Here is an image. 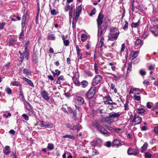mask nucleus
I'll use <instances>...</instances> for the list:
<instances>
[{"instance_id": "obj_1", "label": "nucleus", "mask_w": 158, "mask_h": 158, "mask_svg": "<svg viewBox=\"0 0 158 158\" xmlns=\"http://www.w3.org/2000/svg\"><path fill=\"white\" fill-rule=\"evenodd\" d=\"M97 128L99 132L105 136H108L110 135L109 132L106 130L103 127L101 126H97Z\"/></svg>"}, {"instance_id": "obj_2", "label": "nucleus", "mask_w": 158, "mask_h": 158, "mask_svg": "<svg viewBox=\"0 0 158 158\" xmlns=\"http://www.w3.org/2000/svg\"><path fill=\"white\" fill-rule=\"evenodd\" d=\"M102 77L101 75H97L93 80L92 84L93 85H96L98 84L102 80Z\"/></svg>"}, {"instance_id": "obj_3", "label": "nucleus", "mask_w": 158, "mask_h": 158, "mask_svg": "<svg viewBox=\"0 0 158 158\" xmlns=\"http://www.w3.org/2000/svg\"><path fill=\"white\" fill-rule=\"evenodd\" d=\"M122 114L121 112H118L117 113H115L114 112H111L109 114V116L108 118L109 119H114L115 118H117L119 117Z\"/></svg>"}, {"instance_id": "obj_4", "label": "nucleus", "mask_w": 158, "mask_h": 158, "mask_svg": "<svg viewBox=\"0 0 158 158\" xmlns=\"http://www.w3.org/2000/svg\"><path fill=\"white\" fill-rule=\"evenodd\" d=\"M40 125L42 127L47 128H51L53 126V124L45 122L44 121H41L40 122Z\"/></svg>"}, {"instance_id": "obj_5", "label": "nucleus", "mask_w": 158, "mask_h": 158, "mask_svg": "<svg viewBox=\"0 0 158 158\" xmlns=\"http://www.w3.org/2000/svg\"><path fill=\"white\" fill-rule=\"evenodd\" d=\"M74 102L78 105H81L84 103V100L82 97L77 96L74 99Z\"/></svg>"}, {"instance_id": "obj_6", "label": "nucleus", "mask_w": 158, "mask_h": 158, "mask_svg": "<svg viewBox=\"0 0 158 158\" xmlns=\"http://www.w3.org/2000/svg\"><path fill=\"white\" fill-rule=\"evenodd\" d=\"M103 17V15H101L100 13L98 15L97 20L98 28H100V26L103 23L102 19Z\"/></svg>"}, {"instance_id": "obj_7", "label": "nucleus", "mask_w": 158, "mask_h": 158, "mask_svg": "<svg viewBox=\"0 0 158 158\" xmlns=\"http://www.w3.org/2000/svg\"><path fill=\"white\" fill-rule=\"evenodd\" d=\"M62 4L64 6V10L66 12L68 11L69 10V0H63Z\"/></svg>"}, {"instance_id": "obj_8", "label": "nucleus", "mask_w": 158, "mask_h": 158, "mask_svg": "<svg viewBox=\"0 0 158 158\" xmlns=\"http://www.w3.org/2000/svg\"><path fill=\"white\" fill-rule=\"evenodd\" d=\"M142 121V119L139 116H136L135 115L132 122L135 123V124H139Z\"/></svg>"}, {"instance_id": "obj_9", "label": "nucleus", "mask_w": 158, "mask_h": 158, "mask_svg": "<svg viewBox=\"0 0 158 158\" xmlns=\"http://www.w3.org/2000/svg\"><path fill=\"white\" fill-rule=\"evenodd\" d=\"M94 88L93 89L92 88L90 89L88 91L87 97L89 99L92 98L94 95L95 93V89L94 87Z\"/></svg>"}, {"instance_id": "obj_10", "label": "nucleus", "mask_w": 158, "mask_h": 158, "mask_svg": "<svg viewBox=\"0 0 158 158\" xmlns=\"http://www.w3.org/2000/svg\"><path fill=\"white\" fill-rule=\"evenodd\" d=\"M119 32H116L114 36H113V35L109 34L108 36V40L113 41L116 40L119 35Z\"/></svg>"}, {"instance_id": "obj_11", "label": "nucleus", "mask_w": 158, "mask_h": 158, "mask_svg": "<svg viewBox=\"0 0 158 158\" xmlns=\"http://www.w3.org/2000/svg\"><path fill=\"white\" fill-rule=\"evenodd\" d=\"M41 95L42 97L46 101L49 100L50 98L48 96V92L45 91H43L41 93Z\"/></svg>"}, {"instance_id": "obj_12", "label": "nucleus", "mask_w": 158, "mask_h": 158, "mask_svg": "<svg viewBox=\"0 0 158 158\" xmlns=\"http://www.w3.org/2000/svg\"><path fill=\"white\" fill-rule=\"evenodd\" d=\"M139 152L138 151L131 148H129L128 149L127 154L129 155H136L138 154Z\"/></svg>"}, {"instance_id": "obj_13", "label": "nucleus", "mask_w": 158, "mask_h": 158, "mask_svg": "<svg viewBox=\"0 0 158 158\" xmlns=\"http://www.w3.org/2000/svg\"><path fill=\"white\" fill-rule=\"evenodd\" d=\"M82 7L81 6H79L77 7V11L76 13V16L75 17V19L76 20L78 19Z\"/></svg>"}, {"instance_id": "obj_14", "label": "nucleus", "mask_w": 158, "mask_h": 158, "mask_svg": "<svg viewBox=\"0 0 158 158\" xmlns=\"http://www.w3.org/2000/svg\"><path fill=\"white\" fill-rule=\"evenodd\" d=\"M139 53V51H134L131 52L130 54V58H131V60H134L138 56Z\"/></svg>"}, {"instance_id": "obj_15", "label": "nucleus", "mask_w": 158, "mask_h": 158, "mask_svg": "<svg viewBox=\"0 0 158 158\" xmlns=\"http://www.w3.org/2000/svg\"><path fill=\"white\" fill-rule=\"evenodd\" d=\"M27 16V15L26 14H24L22 17L21 26L23 28H24L25 25V22L26 18Z\"/></svg>"}, {"instance_id": "obj_16", "label": "nucleus", "mask_w": 158, "mask_h": 158, "mask_svg": "<svg viewBox=\"0 0 158 158\" xmlns=\"http://www.w3.org/2000/svg\"><path fill=\"white\" fill-rule=\"evenodd\" d=\"M134 91H137V93H136L137 94H139L141 93V91L138 89L131 87L129 91V94H131L133 93Z\"/></svg>"}, {"instance_id": "obj_17", "label": "nucleus", "mask_w": 158, "mask_h": 158, "mask_svg": "<svg viewBox=\"0 0 158 158\" xmlns=\"http://www.w3.org/2000/svg\"><path fill=\"white\" fill-rule=\"evenodd\" d=\"M23 79L25 81L27 84L29 85L30 86L34 87V85H33V82L31 81V80L29 79L28 78H27L25 77H23Z\"/></svg>"}, {"instance_id": "obj_18", "label": "nucleus", "mask_w": 158, "mask_h": 158, "mask_svg": "<svg viewBox=\"0 0 158 158\" xmlns=\"http://www.w3.org/2000/svg\"><path fill=\"white\" fill-rule=\"evenodd\" d=\"M97 110L99 111L100 114H105L106 113V111L105 110V107L102 106L99 107L97 109Z\"/></svg>"}, {"instance_id": "obj_19", "label": "nucleus", "mask_w": 158, "mask_h": 158, "mask_svg": "<svg viewBox=\"0 0 158 158\" xmlns=\"http://www.w3.org/2000/svg\"><path fill=\"white\" fill-rule=\"evenodd\" d=\"M121 145V143L119 141L118 139H115L113 141V146L118 147Z\"/></svg>"}, {"instance_id": "obj_20", "label": "nucleus", "mask_w": 158, "mask_h": 158, "mask_svg": "<svg viewBox=\"0 0 158 158\" xmlns=\"http://www.w3.org/2000/svg\"><path fill=\"white\" fill-rule=\"evenodd\" d=\"M135 46H141L143 44L142 41L139 39H137L135 42Z\"/></svg>"}, {"instance_id": "obj_21", "label": "nucleus", "mask_w": 158, "mask_h": 158, "mask_svg": "<svg viewBox=\"0 0 158 158\" xmlns=\"http://www.w3.org/2000/svg\"><path fill=\"white\" fill-rule=\"evenodd\" d=\"M94 69L95 73L97 74L100 73L101 72V70L98 69V65L96 63L94 64Z\"/></svg>"}, {"instance_id": "obj_22", "label": "nucleus", "mask_w": 158, "mask_h": 158, "mask_svg": "<svg viewBox=\"0 0 158 158\" xmlns=\"http://www.w3.org/2000/svg\"><path fill=\"white\" fill-rule=\"evenodd\" d=\"M116 29V28L114 27H111L110 28V33L109 34L113 35H115V34L116 32H115V30Z\"/></svg>"}, {"instance_id": "obj_23", "label": "nucleus", "mask_w": 158, "mask_h": 158, "mask_svg": "<svg viewBox=\"0 0 158 158\" xmlns=\"http://www.w3.org/2000/svg\"><path fill=\"white\" fill-rule=\"evenodd\" d=\"M73 82L77 86L80 85V82L77 79H74V78L73 77Z\"/></svg>"}, {"instance_id": "obj_24", "label": "nucleus", "mask_w": 158, "mask_h": 158, "mask_svg": "<svg viewBox=\"0 0 158 158\" xmlns=\"http://www.w3.org/2000/svg\"><path fill=\"white\" fill-rule=\"evenodd\" d=\"M136 8L141 11L145 10L146 9V8L142 5H140L139 6H137Z\"/></svg>"}, {"instance_id": "obj_25", "label": "nucleus", "mask_w": 158, "mask_h": 158, "mask_svg": "<svg viewBox=\"0 0 158 158\" xmlns=\"http://www.w3.org/2000/svg\"><path fill=\"white\" fill-rule=\"evenodd\" d=\"M145 112V110L143 108H139L137 109V112L139 114H142Z\"/></svg>"}, {"instance_id": "obj_26", "label": "nucleus", "mask_w": 158, "mask_h": 158, "mask_svg": "<svg viewBox=\"0 0 158 158\" xmlns=\"http://www.w3.org/2000/svg\"><path fill=\"white\" fill-rule=\"evenodd\" d=\"M49 150H52L54 148L53 144L51 143H48L47 146Z\"/></svg>"}, {"instance_id": "obj_27", "label": "nucleus", "mask_w": 158, "mask_h": 158, "mask_svg": "<svg viewBox=\"0 0 158 158\" xmlns=\"http://www.w3.org/2000/svg\"><path fill=\"white\" fill-rule=\"evenodd\" d=\"M61 109L64 112H67L68 113L67 111V110H68L69 108L67 106V104H66L65 105H64L63 106V107L61 108Z\"/></svg>"}, {"instance_id": "obj_28", "label": "nucleus", "mask_w": 158, "mask_h": 158, "mask_svg": "<svg viewBox=\"0 0 158 158\" xmlns=\"http://www.w3.org/2000/svg\"><path fill=\"white\" fill-rule=\"evenodd\" d=\"M17 41V40L14 39H11L9 42V45L12 46Z\"/></svg>"}, {"instance_id": "obj_29", "label": "nucleus", "mask_w": 158, "mask_h": 158, "mask_svg": "<svg viewBox=\"0 0 158 158\" xmlns=\"http://www.w3.org/2000/svg\"><path fill=\"white\" fill-rule=\"evenodd\" d=\"M140 23V22L139 21H138L137 23H133L131 24V26L133 27H137L139 25Z\"/></svg>"}, {"instance_id": "obj_30", "label": "nucleus", "mask_w": 158, "mask_h": 158, "mask_svg": "<svg viewBox=\"0 0 158 158\" xmlns=\"http://www.w3.org/2000/svg\"><path fill=\"white\" fill-rule=\"evenodd\" d=\"M23 72L27 76H28L30 74V71L27 69H24L23 70Z\"/></svg>"}, {"instance_id": "obj_31", "label": "nucleus", "mask_w": 158, "mask_h": 158, "mask_svg": "<svg viewBox=\"0 0 158 158\" xmlns=\"http://www.w3.org/2000/svg\"><path fill=\"white\" fill-rule=\"evenodd\" d=\"M81 37L82 41L84 42L87 39V35L85 34H83L81 35Z\"/></svg>"}, {"instance_id": "obj_32", "label": "nucleus", "mask_w": 158, "mask_h": 158, "mask_svg": "<svg viewBox=\"0 0 158 158\" xmlns=\"http://www.w3.org/2000/svg\"><path fill=\"white\" fill-rule=\"evenodd\" d=\"M136 93H135V94L134 95V96L133 97L134 98V99L135 100L139 101L141 99V98H140V96H139L136 95Z\"/></svg>"}, {"instance_id": "obj_33", "label": "nucleus", "mask_w": 158, "mask_h": 158, "mask_svg": "<svg viewBox=\"0 0 158 158\" xmlns=\"http://www.w3.org/2000/svg\"><path fill=\"white\" fill-rule=\"evenodd\" d=\"M76 50L77 51V55L78 56H79L82 55V54L81 53V51L79 48L78 45L76 46Z\"/></svg>"}, {"instance_id": "obj_34", "label": "nucleus", "mask_w": 158, "mask_h": 158, "mask_svg": "<svg viewBox=\"0 0 158 158\" xmlns=\"http://www.w3.org/2000/svg\"><path fill=\"white\" fill-rule=\"evenodd\" d=\"M148 145L146 143H144L142 147L141 152H143L147 148Z\"/></svg>"}, {"instance_id": "obj_35", "label": "nucleus", "mask_w": 158, "mask_h": 158, "mask_svg": "<svg viewBox=\"0 0 158 158\" xmlns=\"http://www.w3.org/2000/svg\"><path fill=\"white\" fill-rule=\"evenodd\" d=\"M82 85H83V87L85 88L88 85V83L86 81H83L81 82Z\"/></svg>"}, {"instance_id": "obj_36", "label": "nucleus", "mask_w": 158, "mask_h": 158, "mask_svg": "<svg viewBox=\"0 0 158 158\" xmlns=\"http://www.w3.org/2000/svg\"><path fill=\"white\" fill-rule=\"evenodd\" d=\"M73 116L72 117L73 118L74 120H77V112L76 110H74L73 111Z\"/></svg>"}, {"instance_id": "obj_37", "label": "nucleus", "mask_w": 158, "mask_h": 158, "mask_svg": "<svg viewBox=\"0 0 158 158\" xmlns=\"http://www.w3.org/2000/svg\"><path fill=\"white\" fill-rule=\"evenodd\" d=\"M23 28L21 30V31L19 35V38L20 39H22L23 38L24 36V32L23 29Z\"/></svg>"}, {"instance_id": "obj_38", "label": "nucleus", "mask_w": 158, "mask_h": 158, "mask_svg": "<svg viewBox=\"0 0 158 158\" xmlns=\"http://www.w3.org/2000/svg\"><path fill=\"white\" fill-rule=\"evenodd\" d=\"M11 84L13 86H19V82L18 81H14L11 83Z\"/></svg>"}, {"instance_id": "obj_39", "label": "nucleus", "mask_w": 158, "mask_h": 158, "mask_svg": "<svg viewBox=\"0 0 158 158\" xmlns=\"http://www.w3.org/2000/svg\"><path fill=\"white\" fill-rule=\"evenodd\" d=\"M5 90L6 93L9 94H10L12 93V90L10 88H6Z\"/></svg>"}, {"instance_id": "obj_40", "label": "nucleus", "mask_w": 158, "mask_h": 158, "mask_svg": "<svg viewBox=\"0 0 158 158\" xmlns=\"http://www.w3.org/2000/svg\"><path fill=\"white\" fill-rule=\"evenodd\" d=\"M151 154L149 152H147L145 153V158H151Z\"/></svg>"}, {"instance_id": "obj_41", "label": "nucleus", "mask_w": 158, "mask_h": 158, "mask_svg": "<svg viewBox=\"0 0 158 158\" xmlns=\"http://www.w3.org/2000/svg\"><path fill=\"white\" fill-rule=\"evenodd\" d=\"M151 31L155 35H158V30L157 29L151 30Z\"/></svg>"}, {"instance_id": "obj_42", "label": "nucleus", "mask_w": 158, "mask_h": 158, "mask_svg": "<svg viewBox=\"0 0 158 158\" xmlns=\"http://www.w3.org/2000/svg\"><path fill=\"white\" fill-rule=\"evenodd\" d=\"M48 37L49 39L52 40H55V37L54 35L49 34L48 35Z\"/></svg>"}, {"instance_id": "obj_43", "label": "nucleus", "mask_w": 158, "mask_h": 158, "mask_svg": "<svg viewBox=\"0 0 158 158\" xmlns=\"http://www.w3.org/2000/svg\"><path fill=\"white\" fill-rule=\"evenodd\" d=\"M62 39L63 40L64 44L65 46H68L69 44V41L68 40H64V38H63Z\"/></svg>"}, {"instance_id": "obj_44", "label": "nucleus", "mask_w": 158, "mask_h": 158, "mask_svg": "<svg viewBox=\"0 0 158 158\" xmlns=\"http://www.w3.org/2000/svg\"><path fill=\"white\" fill-rule=\"evenodd\" d=\"M55 73L54 72H52V73L54 75H56L57 76H58L60 74V71L57 69H56L55 70Z\"/></svg>"}, {"instance_id": "obj_45", "label": "nucleus", "mask_w": 158, "mask_h": 158, "mask_svg": "<svg viewBox=\"0 0 158 158\" xmlns=\"http://www.w3.org/2000/svg\"><path fill=\"white\" fill-rule=\"evenodd\" d=\"M111 88L112 89H114V92L115 93H116L117 92V90L116 88H115V85L113 84H111Z\"/></svg>"}, {"instance_id": "obj_46", "label": "nucleus", "mask_w": 158, "mask_h": 158, "mask_svg": "<svg viewBox=\"0 0 158 158\" xmlns=\"http://www.w3.org/2000/svg\"><path fill=\"white\" fill-rule=\"evenodd\" d=\"M40 14V12H37V14L35 18V23L37 24H38V20L39 17V15Z\"/></svg>"}, {"instance_id": "obj_47", "label": "nucleus", "mask_w": 158, "mask_h": 158, "mask_svg": "<svg viewBox=\"0 0 158 158\" xmlns=\"http://www.w3.org/2000/svg\"><path fill=\"white\" fill-rule=\"evenodd\" d=\"M51 14L52 15H55L57 14V13L55 9L51 10L50 11Z\"/></svg>"}, {"instance_id": "obj_48", "label": "nucleus", "mask_w": 158, "mask_h": 158, "mask_svg": "<svg viewBox=\"0 0 158 158\" xmlns=\"http://www.w3.org/2000/svg\"><path fill=\"white\" fill-rule=\"evenodd\" d=\"M96 11V9L95 8H94V9L91 11V12L89 13V15L91 16L95 14Z\"/></svg>"}, {"instance_id": "obj_49", "label": "nucleus", "mask_w": 158, "mask_h": 158, "mask_svg": "<svg viewBox=\"0 0 158 158\" xmlns=\"http://www.w3.org/2000/svg\"><path fill=\"white\" fill-rule=\"evenodd\" d=\"M86 76L88 77H92L93 75L91 72L90 71H87L86 72Z\"/></svg>"}, {"instance_id": "obj_50", "label": "nucleus", "mask_w": 158, "mask_h": 158, "mask_svg": "<svg viewBox=\"0 0 158 158\" xmlns=\"http://www.w3.org/2000/svg\"><path fill=\"white\" fill-rule=\"evenodd\" d=\"M79 73L78 72H76L75 73L74 76L72 77V78L74 77V79H78L79 77Z\"/></svg>"}, {"instance_id": "obj_51", "label": "nucleus", "mask_w": 158, "mask_h": 158, "mask_svg": "<svg viewBox=\"0 0 158 158\" xmlns=\"http://www.w3.org/2000/svg\"><path fill=\"white\" fill-rule=\"evenodd\" d=\"M6 24V23L5 22H2V23L0 24V29H3Z\"/></svg>"}, {"instance_id": "obj_52", "label": "nucleus", "mask_w": 158, "mask_h": 158, "mask_svg": "<svg viewBox=\"0 0 158 158\" xmlns=\"http://www.w3.org/2000/svg\"><path fill=\"white\" fill-rule=\"evenodd\" d=\"M26 52H23V53H21L20 55V58L21 59V62H22L24 59V57L26 54Z\"/></svg>"}, {"instance_id": "obj_53", "label": "nucleus", "mask_w": 158, "mask_h": 158, "mask_svg": "<svg viewBox=\"0 0 158 158\" xmlns=\"http://www.w3.org/2000/svg\"><path fill=\"white\" fill-rule=\"evenodd\" d=\"M104 40V37L101 36L100 40V43L101 44V46H102L104 44L103 41Z\"/></svg>"}, {"instance_id": "obj_54", "label": "nucleus", "mask_w": 158, "mask_h": 158, "mask_svg": "<svg viewBox=\"0 0 158 158\" xmlns=\"http://www.w3.org/2000/svg\"><path fill=\"white\" fill-rule=\"evenodd\" d=\"M22 116L23 117H24V119L26 120L27 121L28 120L29 118V117L26 114H23Z\"/></svg>"}, {"instance_id": "obj_55", "label": "nucleus", "mask_w": 158, "mask_h": 158, "mask_svg": "<svg viewBox=\"0 0 158 158\" xmlns=\"http://www.w3.org/2000/svg\"><path fill=\"white\" fill-rule=\"evenodd\" d=\"M128 24L127 21H125V24L124 27H123V29L124 30L127 29L128 27Z\"/></svg>"}, {"instance_id": "obj_56", "label": "nucleus", "mask_w": 158, "mask_h": 158, "mask_svg": "<svg viewBox=\"0 0 158 158\" xmlns=\"http://www.w3.org/2000/svg\"><path fill=\"white\" fill-rule=\"evenodd\" d=\"M29 44V41H28L26 43V44H25V45L24 47H25V52H27V49L28 45Z\"/></svg>"}, {"instance_id": "obj_57", "label": "nucleus", "mask_w": 158, "mask_h": 158, "mask_svg": "<svg viewBox=\"0 0 158 158\" xmlns=\"http://www.w3.org/2000/svg\"><path fill=\"white\" fill-rule=\"evenodd\" d=\"M81 128V126L79 124H78V126L77 127H74L73 129H76L77 130V131Z\"/></svg>"}, {"instance_id": "obj_58", "label": "nucleus", "mask_w": 158, "mask_h": 158, "mask_svg": "<svg viewBox=\"0 0 158 158\" xmlns=\"http://www.w3.org/2000/svg\"><path fill=\"white\" fill-rule=\"evenodd\" d=\"M97 144V142L96 140H93L91 143V144L92 146L94 147L96 146Z\"/></svg>"}, {"instance_id": "obj_59", "label": "nucleus", "mask_w": 158, "mask_h": 158, "mask_svg": "<svg viewBox=\"0 0 158 158\" xmlns=\"http://www.w3.org/2000/svg\"><path fill=\"white\" fill-rule=\"evenodd\" d=\"M139 73L140 74L142 75V76H144L146 74V72L145 71H143V70H141L139 71Z\"/></svg>"}, {"instance_id": "obj_60", "label": "nucleus", "mask_w": 158, "mask_h": 158, "mask_svg": "<svg viewBox=\"0 0 158 158\" xmlns=\"http://www.w3.org/2000/svg\"><path fill=\"white\" fill-rule=\"evenodd\" d=\"M104 103L106 105H113L115 103H111L109 102L108 100H106V101H104Z\"/></svg>"}, {"instance_id": "obj_61", "label": "nucleus", "mask_w": 158, "mask_h": 158, "mask_svg": "<svg viewBox=\"0 0 158 158\" xmlns=\"http://www.w3.org/2000/svg\"><path fill=\"white\" fill-rule=\"evenodd\" d=\"M125 48V44L124 43L122 44L121 46V52H122L124 51Z\"/></svg>"}, {"instance_id": "obj_62", "label": "nucleus", "mask_w": 158, "mask_h": 158, "mask_svg": "<svg viewBox=\"0 0 158 158\" xmlns=\"http://www.w3.org/2000/svg\"><path fill=\"white\" fill-rule=\"evenodd\" d=\"M3 153L5 155H7L9 154L10 153V150H3Z\"/></svg>"}, {"instance_id": "obj_63", "label": "nucleus", "mask_w": 158, "mask_h": 158, "mask_svg": "<svg viewBox=\"0 0 158 158\" xmlns=\"http://www.w3.org/2000/svg\"><path fill=\"white\" fill-rule=\"evenodd\" d=\"M105 98L107 100L110 101H112V100L111 97L109 96H106L105 97Z\"/></svg>"}, {"instance_id": "obj_64", "label": "nucleus", "mask_w": 158, "mask_h": 158, "mask_svg": "<svg viewBox=\"0 0 158 158\" xmlns=\"http://www.w3.org/2000/svg\"><path fill=\"white\" fill-rule=\"evenodd\" d=\"M154 131L155 133L158 134V126H156L154 128Z\"/></svg>"}]
</instances>
